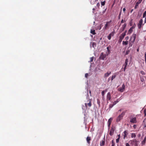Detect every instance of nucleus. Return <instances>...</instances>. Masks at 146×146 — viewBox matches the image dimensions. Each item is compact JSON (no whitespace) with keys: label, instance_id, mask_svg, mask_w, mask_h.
Segmentation results:
<instances>
[{"label":"nucleus","instance_id":"16","mask_svg":"<svg viewBox=\"0 0 146 146\" xmlns=\"http://www.w3.org/2000/svg\"><path fill=\"white\" fill-rule=\"evenodd\" d=\"M105 143V141L104 140H102L100 142V146H103Z\"/></svg>","mask_w":146,"mask_h":146},{"label":"nucleus","instance_id":"5","mask_svg":"<svg viewBox=\"0 0 146 146\" xmlns=\"http://www.w3.org/2000/svg\"><path fill=\"white\" fill-rule=\"evenodd\" d=\"M130 122L133 123H136L137 122L136 118L133 115H131L130 116Z\"/></svg>","mask_w":146,"mask_h":146},{"label":"nucleus","instance_id":"40","mask_svg":"<svg viewBox=\"0 0 146 146\" xmlns=\"http://www.w3.org/2000/svg\"><path fill=\"white\" fill-rule=\"evenodd\" d=\"M98 7H99L100 6V4L99 3H98L97 4V5H96Z\"/></svg>","mask_w":146,"mask_h":146},{"label":"nucleus","instance_id":"4","mask_svg":"<svg viewBox=\"0 0 146 146\" xmlns=\"http://www.w3.org/2000/svg\"><path fill=\"white\" fill-rule=\"evenodd\" d=\"M125 111H123L122 113L117 117L116 119L117 122H119L122 119L123 116L125 114Z\"/></svg>","mask_w":146,"mask_h":146},{"label":"nucleus","instance_id":"59","mask_svg":"<svg viewBox=\"0 0 146 146\" xmlns=\"http://www.w3.org/2000/svg\"><path fill=\"white\" fill-rule=\"evenodd\" d=\"M146 113H145V115Z\"/></svg>","mask_w":146,"mask_h":146},{"label":"nucleus","instance_id":"35","mask_svg":"<svg viewBox=\"0 0 146 146\" xmlns=\"http://www.w3.org/2000/svg\"><path fill=\"white\" fill-rule=\"evenodd\" d=\"M140 73H141V74H142V75H145V72L143 71H141V72H140Z\"/></svg>","mask_w":146,"mask_h":146},{"label":"nucleus","instance_id":"18","mask_svg":"<svg viewBox=\"0 0 146 146\" xmlns=\"http://www.w3.org/2000/svg\"><path fill=\"white\" fill-rule=\"evenodd\" d=\"M143 126L144 127H146V118H145L143 120Z\"/></svg>","mask_w":146,"mask_h":146},{"label":"nucleus","instance_id":"23","mask_svg":"<svg viewBox=\"0 0 146 146\" xmlns=\"http://www.w3.org/2000/svg\"><path fill=\"white\" fill-rule=\"evenodd\" d=\"M102 95L103 96L102 99L104 100V95L105 94V91L104 90L101 93Z\"/></svg>","mask_w":146,"mask_h":146},{"label":"nucleus","instance_id":"56","mask_svg":"<svg viewBox=\"0 0 146 146\" xmlns=\"http://www.w3.org/2000/svg\"><path fill=\"white\" fill-rule=\"evenodd\" d=\"M137 50V51H139V49H138Z\"/></svg>","mask_w":146,"mask_h":146},{"label":"nucleus","instance_id":"45","mask_svg":"<svg viewBox=\"0 0 146 146\" xmlns=\"http://www.w3.org/2000/svg\"><path fill=\"white\" fill-rule=\"evenodd\" d=\"M90 2H91V3L92 4H94V2H92V1H90Z\"/></svg>","mask_w":146,"mask_h":146},{"label":"nucleus","instance_id":"42","mask_svg":"<svg viewBox=\"0 0 146 146\" xmlns=\"http://www.w3.org/2000/svg\"><path fill=\"white\" fill-rule=\"evenodd\" d=\"M97 103L99 105H100V101L99 100H98Z\"/></svg>","mask_w":146,"mask_h":146},{"label":"nucleus","instance_id":"58","mask_svg":"<svg viewBox=\"0 0 146 146\" xmlns=\"http://www.w3.org/2000/svg\"><path fill=\"white\" fill-rule=\"evenodd\" d=\"M89 92H90V94H91V91H90Z\"/></svg>","mask_w":146,"mask_h":146},{"label":"nucleus","instance_id":"29","mask_svg":"<svg viewBox=\"0 0 146 146\" xmlns=\"http://www.w3.org/2000/svg\"><path fill=\"white\" fill-rule=\"evenodd\" d=\"M111 34H110L108 36V39L110 40L111 38Z\"/></svg>","mask_w":146,"mask_h":146},{"label":"nucleus","instance_id":"55","mask_svg":"<svg viewBox=\"0 0 146 146\" xmlns=\"http://www.w3.org/2000/svg\"><path fill=\"white\" fill-rule=\"evenodd\" d=\"M95 10V9H94V8H93V10Z\"/></svg>","mask_w":146,"mask_h":146},{"label":"nucleus","instance_id":"12","mask_svg":"<svg viewBox=\"0 0 146 146\" xmlns=\"http://www.w3.org/2000/svg\"><path fill=\"white\" fill-rule=\"evenodd\" d=\"M106 97L107 100L108 101L110 100L111 98V96L110 92H109L108 93Z\"/></svg>","mask_w":146,"mask_h":146},{"label":"nucleus","instance_id":"37","mask_svg":"<svg viewBox=\"0 0 146 146\" xmlns=\"http://www.w3.org/2000/svg\"><path fill=\"white\" fill-rule=\"evenodd\" d=\"M125 146H130L129 143H126L125 144Z\"/></svg>","mask_w":146,"mask_h":146},{"label":"nucleus","instance_id":"32","mask_svg":"<svg viewBox=\"0 0 146 146\" xmlns=\"http://www.w3.org/2000/svg\"><path fill=\"white\" fill-rule=\"evenodd\" d=\"M105 1H104L103 2H101V4L102 6H104L105 5Z\"/></svg>","mask_w":146,"mask_h":146},{"label":"nucleus","instance_id":"36","mask_svg":"<svg viewBox=\"0 0 146 146\" xmlns=\"http://www.w3.org/2000/svg\"><path fill=\"white\" fill-rule=\"evenodd\" d=\"M119 139H120V138H118L117 139H116V142L117 143H118V142H119Z\"/></svg>","mask_w":146,"mask_h":146},{"label":"nucleus","instance_id":"30","mask_svg":"<svg viewBox=\"0 0 146 146\" xmlns=\"http://www.w3.org/2000/svg\"><path fill=\"white\" fill-rule=\"evenodd\" d=\"M90 32L92 34L94 35H95L96 34L95 33V32L94 30H91Z\"/></svg>","mask_w":146,"mask_h":146},{"label":"nucleus","instance_id":"52","mask_svg":"<svg viewBox=\"0 0 146 146\" xmlns=\"http://www.w3.org/2000/svg\"><path fill=\"white\" fill-rule=\"evenodd\" d=\"M105 91V92H106L107 91V89H106L105 90H104Z\"/></svg>","mask_w":146,"mask_h":146},{"label":"nucleus","instance_id":"25","mask_svg":"<svg viewBox=\"0 0 146 146\" xmlns=\"http://www.w3.org/2000/svg\"><path fill=\"white\" fill-rule=\"evenodd\" d=\"M128 41H123L122 44L123 45H126L128 44Z\"/></svg>","mask_w":146,"mask_h":146},{"label":"nucleus","instance_id":"49","mask_svg":"<svg viewBox=\"0 0 146 146\" xmlns=\"http://www.w3.org/2000/svg\"><path fill=\"white\" fill-rule=\"evenodd\" d=\"M107 49L108 51H109V48L108 47L107 48Z\"/></svg>","mask_w":146,"mask_h":146},{"label":"nucleus","instance_id":"62","mask_svg":"<svg viewBox=\"0 0 146 146\" xmlns=\"http://www.w3.org/2000/svg\"><path fill=\"white\" fill-rule=\"evenodd\" d=\"M111 146H113V145H112Z\"/></svg>","mask_w":146,"mask_h":146},{"label":"nucleus","instance_id":"22","mask_svg":"<svg viewBox=\"0 0 146 146\" xmlns=\"http://www.w3.org/2000/svg\"><path fill=\"white\" fill-rule=\"evenodd\" d=\"M91 140V138L90 137H87V138H86V140H87V143H88V144H89L90 143V140Z\"/></svg>","mask_w":146,"mask_h":146},{"label":"nucleus","instance_id":"11","mask_svg":"<svg viewBox=\"0 0 146 146\" xmlns=\"http://www.w3.org/2000/svg\"><path fill=\"white\" fill-rule=\"evenodd\" d=\"M96 44L95 42H91L90 43V46L91 48L92 47L93 48H95L96 46Z\"/></svg>","mask_w":146,"mask_h":146},{"label":"nucleus","instance_id":"15","mask_svg":"<svg viewBox=\"0 0 146 146\" xmlns=\"http://www.w3.org/2000/svg\"><path fill=\"white\" fill-rule=\"evenodd\" d=\"M142 0H138V1L136 3L135 6V9H136L138 6L139 4L142 1Z\"/></svg>","mask_w":146,"mask_h":146},{"label":"nucleus","instance_id":"6","mask_svg":"<svg viewBox=\"0 0 146 146\" xmlns=\"http://www.w3.org/2000/svg\"><path fill=\"white\" fill-rule=\"evenodd\" d=\"M125 35L126 32L123 33H122V34L119 37V42L120 43L121 42Z\"/></svg>","mask_w":146,"mask_h":146},{"label":"nucleus","instance_id":"46","mask_svg":"<svg viewBox=\"0 0 146 146\" xmlns=\"http://www.w3.org/2000/svg\"><path fill=\"white\" fill-rule=\"evenodd\" d=\"M126 10V9L125 8H123V11L124 12H125V11Z\"/></svg>","mask_w":146,"mask_h":146},{"label":"nucleus","instance_id":"9","mask_svg":"<svg viewBox=\"0 0 146 146\" xmlns=\"http://www.w3.org/2000/svg\"><path fill=\"white\" fill-rule=\"evenodd\" d=\"M143 23V20L142 19H140L139 21V23L138 24V27L139 29H140L141 27V25H142Z\"/></svg>","mask_w":146,"mask_h":146},{"label":"nucleus","instance_id":"21","mask_svg":"<svg viewBox=\"0 0 146 146\" xmlns=\"http://www.w3.org/2000/svg\"><path fill=\"white\" fill-rule=\"evenodd\" d=\"M112 119V118H110L108 121V126H109L111 124V121Z\"/></svg>","mask_w":146,"mask_h":146},{"label":"nucleus","instance_id":"13","mask_svg":"<svg viewBox=\"0 0 146 146\" xmlns=\"http://www.w3.org/2000/svg\"><path fill=\"white\" fill-rule=\"evenodd\" d=\"M111 72L110 71L108 72L107 73H105L104 74V78H106L107 77H108L111 74Z\"/></svg>","mask_w":146,"mask_h":146},{"label":"nucleus","instance_id":"10","mask_svg":"<svg viewBox=\"0 0 146 146\" xmlns=\"http://www.w3.org/2000/svg\"><path fill=\"white\" fill-rule=\"evenodd\" d=\"M111 21L107 22L106 24L104 27V29H106L107 27L109 26L110 24Z\"/></svg>","mask_w":146,"mask_h":146},{"label":"nucleus","instance_id":"57","mask_svg":"<svg viewBox=\"0 0 146 146\" xmlns=\"http://www.w3.org/2000/svg\"><path fill=\"white\" fill-rule=\"evenodd\" d=\"M101 27H102V26H100V29H101Z\"/></svg>","mask_w":146,"mask_h":146},{"label":"nucleus","instance_id":"2","mask_svg":"<svg viewBox=\"0 0 146 146\" xmlns=\"http://www.w3.org/2000/svg\"><path fill=\"white\" fill-rule=\"evenodd\" d=\"M129 143L132 146H137L139 144L138 141L136 139L130 140Z\"/></svg>","mask_w":146,"mask_h":146},{"label":"nucleus","instance_id":"54","mask_svg":"<svg viewBox=\"0 0 146 146\" xmlns=\"http://www.w3.org/2000/svg\"><path fill=\"white\" fill-rule=\"evenodd\" d=\"M145 61V66L146 67V61Z\"/></svg>","mask_w":146,"mask_h":146},{"label":"nucleus","instance_id":"1","mask_svg":"<svg viewBox=\"0 0 146 146\" xmlns=\"http://www.w3.org/2000/svg\"><path fill=\"white\" fill-rule=\"evenodd\" d=\"M136 37V35L135 34H133L131 36L130 39V42L129 43V46H131L134 43Z\"/></svg>","mask_w":146,"mask_h":146},{"label":"nucleus","instance_id":"47","mask_svg":"<svg viewBox=\"0 0 146 146\" xmlns=\"http://www.w3.org/2000/svg\"><path fill=\"white\" fill-rule=\"evenodd\" d=\"M126 26V24H124L123 25V27L125 28Z\"/></svg>","mask_w":146,"mask_h":146},{"label":"nucleus","instance_id":"20","mask_svg":"<svg viewBox=\"0 0 146 146\" xmlns=\"http://www.w3.org/2000/svg\"><path fill=\"white\" fill-rule=\"evenodd\" d=\"M133 27H131L129 30L128 31V33L129 34H131L132 33V32L133 31Z\"/></svg>","mask_w":146,"mask_h":146},{"label":"nucleus","instance_id":"41","mask_svg":"<svg viewBox=\"0 0 146 146\" xmlns=\"http://www.w3.org/2000/svg\"><path fill=\"white\" fill-rule=\"evenodd\" d=\"M88 75V74L86 73L85 74V77L86 78H87Z\"/></svg>","mask_w":146,"mask_h":146},{"label":"nucleus","instance_id":"50","mask_svg":"<svg viewBox=\"0 0 146 146\" xmlns=\"http://www.w3.org/2000/svg\"><path fill=\"white\" fill-rule=\"evenodd\" d=\"M105 11H106V10H104V11H103V13H105Z\"/></svg>","mask_w":146,"mask_h":146},{"label":"nucleus","instance_id":"27","mask_svg":"<svg viewBox=\"0 0 146 146\" xmlns=\"http://www.w3.org/2000/svg\"><path fill=\"white\" fill-rule=\"evenodd\" d=\"M136 135L135 133H131V137L132 138H135L136 137Z\"/></svg>","mask_w":146,"mask_h":146},{"label":"nucleus","instance_id":"48","mask_svg":"<svg viewBox=\"0 0 146 146\" xmlns=\"http://www.w3.org/2000/svg\"><path fill=\"white\" fill-rule=\"evenodd\" d=\"M118 138H120V135L119 134V135H118Z\"/></svg>","mask_w":146,"mask_h":146},{"label":"nucleus","instance_id":"43","mask_svg":"<svg viewBox=\"0 0 146 146\" xmlns=\"http://www.w3.org/2000/svg\"><path fill=\"white\" fill-rule=\"evenodd\" d=\"M129 37L128 36H127V37H125V39L126 40H128L129 39Z\"/></svg>","mask_w":146,"mask_h":146},{"label":"nucleus","instance_id":"44","mask_svg":"<svg viewBox=\"0 0 146 146\" xmlns=\"http://www.w3.org/2000/svg\"><path fill=\"white\" fill-rule=\"evenodd\" d=\"M133 127L134 129H135L136 128V125H134L133 126Z\"/></svg>","mask_w":146,"mask_h":146},{"label":"nucleus","instance_id":"51","mask_svg":"<svg viewBox=\"0 0 146 146\" xmlns=\"http://www.w3.org/2000/svg\"><path fill=\"white\" fill-rule=\"evenodd\" d=\"M123 23V20L122 19L121 21V23Z\"/></svg>","mask_w":146,"mask_h":146},{"label":"nucleus","instance_id":"24","mask_svg":"<svg viewBox=\"0 0 146 146\" xmlns=\"http://www.w3.org/2000/svg\"><path fill=\"white\" fill-rule=\"evenodd\" d=\"M120 100H119V99H117V100L113 102V103L114 104V105H115L117 103H118L119 101Z\"/></svg>","mask_w":146,"mask_h":146},{"label":"nucleus","instance_id":"17","mask_svg":"<svg viewBox=\"0 0 146 146\" xmlns=\"http://www.w3.org/2000/svg\"><path fill=\"white\" fill-rule=\"evenodd\" d=\"M143 17L145 18V23H146V11H145L143 13Z\"/></svg>","mask_w":146,"mask_h":146},{"label":"nucleus","instance_id":"33","mask_svg":"<svg viewBox=\"0 0 146 146\" xmlns=\"http://www.w3.org/2000/svg\"><path fill=\"white\" fill-rule=\"evenodd\" d=\"M115 75H113L111 77V80H113V79L115 78Z\"/></svg>","mask_w":146,"mask_h":146},{"label":"nucleus","instance_id":"61","mask_svg":"<svg viewBox=\"0 0 146 146\" xmlns=\"http://www.w3.org/2000/svg\"><path fill=\"white\" fill-rule=\"evenodd\" d=\"M130 25H131V23H130Z\"/></svg>","mask_w":146,"mask_h":146},{"label":"nucleus","instance_id":"26","mask_svg":"<svg viewBox=\"0 0 146 146\" xmlns=\"http://www.w3.org/2000/svg\"><path fill=\"white\" fill-rule=\"evenodd\" d=\"M146 140V136L144 138L143 140L142 141V145H144L145 142V141Z\"/></svg>","mask_w":146,"mask_h":146},{"label":"nucleus","instance_id":"19","mask_svg":"<svg viewBox=\"0 0 146 146\" xmlns=\"http://www.w3.org/2000/svg\"><path fill=\"white\" fill-rule=\"evenodd\" d=\"M127 134V133L126 131H125L123 132V136H124L123 139H125V138L126 137Z\"/></svg>","mask_w":146,"mask_h":146},{"label":"nucleus","instance_id":"8","mask_svg":"<svg viewBox=\"0 0 146 146\" xmlns=\"http://www.w3.org/2000/svg\"><path fill=\"white\" fill-rule=\"evenodd\" d=\"M128 62V59L127 58L125 60L124 64L123 65V67H124L123 70L124 71H125V70L126 69V67L127 65Z\"/></svg>","mask_w":146,"mask_h":146},{"label":"nucleus","instance_id":"34","mask_svg":"<svg viewBox=\"0 0 146 146\" xmlns=\"http://www.w3.org/2000/svg\"><path fill=\"white\" fill-rule=\"evenodd\" d=\"M141 82H143L144 81V78L143 77H141Z\"/></svg>","mask_w":146,"mask_h":146},{"label":"nucleus","instance_id":"3","mask_svg":"<svg viewBox=\"0 0 146 146\" xmlns=\"http://www.w3.org/2000/svg\"><path fill=\"white\" fill-rule=\"evenodd\" d=\"M88 102H89L88 103H85V106H83L82 107V109L83 110L86 109L88 107H90L91 106L92 104L91 101L90 100H88Z\"/></svg>","mask_w":146,"mask_h":146},{"label":"nucleus","instance_id":"31","mask_svg":"<svg viewBox=\"0 0 146 146\" xmlns=\"http://www.w3.org/2000/svg\"><path fill=\"white\" fill-rule=\"evenodd\" d=\"M94 58V57L93 56L91 57L90 58V61H89V62H92Z\"/></svg>","mask_w":146,"mask_h":146},{"label":"nucleus","instance_id":"60","mask_svg":"<svg viewBox=\"0 0 146 146\" xmlns=\"http://www.w3.org/2000/svg\"><path fill=\"white\" fill-rule=\"evenodd\" d=\"M98 0H95V1H97Z\"/></svg>","mask_w":146,"mask_h":146},{"label":"nucleus","instance_id":"14","mask_svg":"<svg viewBox=\"0 0 146 146\" xmlns=\"http://www.w3.org/2000/svg\"><path fill=\"white\" fill-rule=\"evenodd\" d=\"M115 129L113 128H111L110 132L109 134L111 136L113 135Z\"/></svg>","mask_w":146,"mask_h":146},{"label":"nucleus","instance_id":"39","mask_svg":"<svg viewBox=\"0 0 146 146\" xmlns=\"http://www.w3.org/2000/svg\"><path fill=\"white\" fill-rule=\"evenodd\" d=\"M145 61H146V52L145 54Z\"/></svg>","mask_w":146,"mask_h":146},{"label":"nucleus","instance_id":"53","mask_svg":"<svg viewBox=\"0 0 146 146\" xmlns=\"http://www.w3.org/2000/svg\"><path fill=\"white\" fill-rule=\"evenodd\" d=\"M87 94V98L88 99V94Z\"/></svg>","mask_w":146,"mask_h":146},{"label":"nucleus","instance_id":"28","mask_svg":"<svg viewBox=\"0 0 146 146\" xmlns=\"http://www.w3.org/2000/svg\"><path fill=\"white\" fill-rule=\"evenodd\" d=\"M115 105L113 103V104H111L109 105V108L110 109H111V108H112L113 106Z\"/></svg>","mask_w":146,"mask_h":146},{"label":"nucleus","instance_id":"38","mask_svg":"<svg viewBox=\"0 0 146 146\" xmlns=\"http://www.w3.org/2000/svg\"><path fill=\"white\" fill-rule=\"evenodd\" d=\"M123 110V109H120V110H119L118 111H117V113H119L121 111H122Z\"/></svg>","mask_w":146,"mask_h":146},{"label":"nucleus","instance_id":"7","mask_svg":"<svg viewBox=\"0 0 146 146\" xmlns=\"http://www.w3.org/2000/svg\"><path fill=\"white\" fill-rule=\"evenodd\" d=\"M125 88V86L124 84H122V87L118 88V90L119 91L121 92H123L124 91Z\"/></svg>","mask_w":146,"mask_h":146}]
</instances>
